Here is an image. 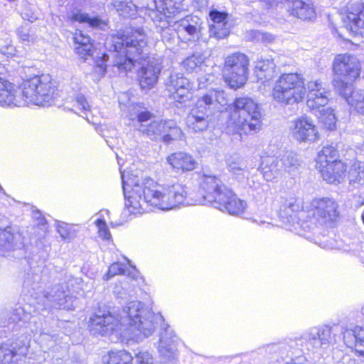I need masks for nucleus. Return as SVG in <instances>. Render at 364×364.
Masks as SVG:
<instances>
[{"label":"nucleus","mask_w":364,"mask_h":364,"mask_svg":"<svg viewBox=\"0 0 364 364\" xmlns=\"http://www.w3.org/2000/svg\"><path fill=\"white\" fill-rule=\"evenodd\" d=\"M96 225L98 228V232L100 237L105 240H109L111 234L105 220L98 219L96 221Z\"/></svg>","instance_id":"49"},{"label":"nucleus","mask_w":364,"mask_h":364,"mask_svg":"<svg viewBox=\"0 0 364 364\" xmlns=\"http://www.w3.org/2000/svg\"><path fill=\"white\" fill-rule=\"evenodd\" d=\"M249 59L241 53L228 55L225 62L223 76L225 82L233 89L243 86L248 76Z\"/></svg>","instance_id":"10"},{"label":"nucleus","mask_w":364,"mask_h":364,"mask_svg":"<svg viewBox=\"0 0 364 364\" xmlns=\"http://www.w3.org/2000/svg\"><path fill=\"white\" fill-rule=\"evenodd\" d=\"M122 188L125 197V207L130 213H141L143 206L147 204L163 211L198 204H212L219 193H223L225 186L215 175L203 173L199 178L203 196L193 197L183 184L174 181L155 182L147 178L141 182L131 179L125 181L121 173Z\"/></svg>","instance_id":"1"},{"label":"nucleus","mask_w":364,"mask_h":364,"mask_svg":"<svg viewBox=\"0 0 364 364\" xmlns=\"http://www.w3.org/2000/svg\"><path fill=\"white\" fill-rule=\"evenodd\" d=\"M318 169L321 172L323 180L328 183H332L336 181L340 183L346 171V166L341 161L337 159L318 168Z\"/></svg>","instance_id":"26"},{"label":"nucleus","mask_w":364,"mask_h":364,"mask_svg":"<svg viewBox=\"0 0 364 364\" xmlns=\"http://www.w3.org/2000/svg\"><path fill=\"white\" fill-rule=\"evenodd\" d=\"M299 205L292 199L286 201L280 208L279 215L282 218L289 220L298 210Z\"/></svg>","instance_id":"45"},{"label":"nucleus","mask_w":364,"mask_h":364,"mask_svg":"<svg viewBox=\"0 0 364 364\" xmlns=\"http://www.w3.org/2000/svg\"><path fill=\"white\" fill-rule=\"evenodd\" d=\"M320 112V121L323 124L326 129L329 130L334 129L336 128L337 120L334 110L331 108H327L326 109L323 108Z\"/></svg>","instance_id":"44"},{"label":"nucleus","mask_w":364,"mask_h":364,"mask_svg":"<svg viewBox=\"0 0 364 364\" xmlns=\"http://www.w3.org/2000/svg\"><path fill=\"white\" fill-rule=\"evenodd\" d=\"M227 104L223 91L211 90L198 100L186 118L190 129L195 132L206 130L212 121L213 114Z\"/></svg>","instance_id":"6"},{"label":"nucleus","mask_w":364,"mask_h":364,"mask_svg":"<svg viewBox=\"0 0 364 364\" xmlns=\"http://www.w3.org/2000/svg\"><path fill=\"white\" fill-rule=\"evenodd\" d=\"M338 151L332 145L324 146L318 153L316 159L317 168L337 160Z\"/></svg>","instance_id":"37"},{"label":"nucleus","mask_w":364,"mask_h":364,"mask_svg":"<svg viewBox=\"0 0 364 364\" xmlns=\"http://www.w3.org/2000/svg\"><path fill=\"white\" fill-rule=\"evenodd\" d=\"M170 96L176 102L183 103L189 100L192 84L183 73L172 72L165 82Z\"/></svg>","instance_id":"13"},{"label":"nucleus","mask_w":364,"mask_h":364,"mask_svg":"<svg viewBox=\"0 0 364 364\" xmlns=\"http://www.w3.org/2000/svg\"><path fill=\"white\" fill-rule=\"evenodd\" d=\"M344 26L354 34L364 36V3L348 4L341 13Z\"/></svg>","instance_id":"12"},{"label":"nucleus","mask_w":364,"mask_h":364,"mask_svg":"<svg viewBox=\"0 0 364 364\" xmlns=\"http://www.w3.org/2000/svg\"><path fill=\"white\" fill-rule=\"evenodd\" d=\"M136 65L141 66L138 73L139 83L142 89H151L157 82L161 66L156 60H150L148 56L145 60H139Z\"/></svg>","instance_id":"17"},{"label":"nucleus","mask_w":364,"mask_h":364,"mask_svg":"<svg viewBox=\"0 0 364 364\" xmlns=\"http://www.w3.org/2000/svg\"><path fill=\"white\" fill-rule=\"evenodd\" d=\"M348 181L353 188L364 186V163L354 162L348 171Z\"/></svg>","instance_id":"35"},{"label":"nucleus","mask_w":364,"mask_h":364,"mask_svg":"<svg viewBox=\"0 0 364 364\" xmlns=\"http://www.w3.org/2000/svg\"><path fill=\"white\" fill-rule=\"evenodd\" d=\"M194 3V6L196 8H198V9H200L202 8H204L207 6L208 5V0H193Z\"/></svg>","instance_id":"55"},{"label":"nucleus","mask_w":364,"mask_h":364,"mask_svg":"<svg viewBox=\"0 0 364 364\" xmlns=\"http://www.w3.org/2000/svg\"><path fill=\"white\" fill-rule=\"evenodd\" d=\"M360 63L350 54L337 55L333 60V71L337 75L332 81L336 91L357 112L364 114V96L353 87V82L360 76Z\"/></svg>","instance_id":"4"},{"label":"nucleus","mask_w":364,"mask_h":364,"mask_svg":"<svg viewBox=\"0 0 364 364\" xmlns=\"http://www.w3.org/2000/svg\"><path fill=\"white\" fill-rule=\"evenodd\" d=\"M213 80V75L209 73L200 75L198 77V88L202 89L208 86V82Z\"/></svg>","instance_id":"53"},{"label":"nucleus","mask_w":364,"mask_h":364,"mask_svg":"<svg viewBox=\"0 0 364 364\" xmlns=\"http://www.w3.org/2000/svg\"><path fill=\"white\" fill-rule=\"evenodd\" d=\"M109 55L107 54H103L101 63L97 65L96 69H99V72H100L102 75L105 74L106 71V65L104 63L107 61Z\"/></svg>","instance_id":"54"},{"label":"nucleus","mask_w":364,"mask_h":364,"mask_svg":"<svg viewBox=\"0 0 364 364\" xmlns=\"http://www.w3.org/2000/svg\"><path fill=\"white\" fill-rule=\"evenodd\" d=\"M158 346L160 356L166 360H173L177 355L176 343L177 337L169 326L162 328Z\"/></svg>","instance_id":"20"},{"label":"nucleus","mask_w":364,"mask_h":364,"mask_svg":"<svg viewBox=\"0 0 364 364\" xmlns=\"http://www.w3.org/2000/svg\"><path fill=\"white\" fill-rule=\"evenodd\" d=\"M162 41L166 43H172L174 41L175 31L170 27L162 26L161 28Z\"/></svg>","instance_id":"50"},{"label":"nucleus","mask_w":364,"mask_h":364,"mask_svg":"<svg viewBox=\"0 0 364 364\" xmlns=\"http://www.w3.org/2000/svg\"><path fill=\"white\" fill-rule=\"evenodd\" d=\"M55 228L63 240L70 241L77 236V230L73 225L62 221H56Z\"/></svg>","instance_id":"40"},{"label":"nucleus","mask_w":364,"mask_h":364,"mask_svg":"<svg viewBox=\"0 0 364 364\" xmlns=\"http://www.w3.org/2000/svg\"><path fill=\"white\" fill-rule=\"evenodd\" d=\"M164 321L161 314H154L137 301L127 303L117 316L110 312L98 313L90 317L89 329L102 336L116 333L127 339H141L151 336Z\"/></svg>","instance_id":"2"},{"label":"nucleus","mask_w":364,"mask_h":364,"mask_svg":"<svg viewBox=\"0 0 364 364\" xmlns=\"http://www.w3.org/2000/svg\"><path fill=\"white\" fill-rule=\"evenodd\" d=\"M276 65L273 59H261L256 63L255 74L262 82L271 80L275 76Z\"/></svg>","instance_id":"31"},{"label":"nucleus","mask_w":364,"mask_h":364,"mask_svg":"<svg viewBox=\"0 0 364 364\" xmlns=\"http://www.w3.org/2000/svg\"><path fill=\"white\" fill-rule=\"evenodd\" d=\"M301 339L306 341L309 349H326L333 340V328L329 326L312 327L302 335Z\"/></svg>","instance_id":"14"},{"label":"nucleus","mask_w":364,"mask_h":364,"mask_svg":"<svg viewBox=\"0 0 364 364\" xmlns=\"http://www.w3.org/2000/svg\"><path fill=\"white\" fill-rule=\"evenodd\" d=\"M291 135L299 142H314L318 138V132L311 119L301 117L291 122Z\"/></svg>","instance_id":"15"},{"label":"nucleus","mask_w":364,"mask_h":364,"mask_svg":"<svg viewBox=\"0 0 364 364\" xmlns=\"http://www.w3.org/2000/svg\"><path fill=\"white\" fill-rule=\"evenodd\" d=\"M113 58V66L127 73L147 56V37L142 28L131 29L122 36H113L107 43Z\"/></svg>","instance_id":"3"},{"label":"nucleus","mask_w":364,"mask_h":364,"mask_svg":"<svg viewBox=\"0 0 364 364\" xmlns=\"http://www.w3.org/2000/svg\"><path fill=\"white\" fill-rule=\"evenodd\" d=\"M126 274L125 268L124 264L119 262L113 263L109 268L107 274L105 275L106 279L117 275Z\"/></svg>","instance_id":"47"},{"label":"nucleus","mask_w":364,"mask_h":364,"mask_svg":"<svg viewBox=\"0 0 364 364\" xmlns=\"http://www.w3.org/2000/svg\"><path fill=\"white\" fill-rule=\"evenodd\" d=\"M211 205L232 215L243 213L247 208L246 202L237 198L229 188L224 189L223 193H219L218 198Z\"/></svg>","instance_id":"16"},{"label":"nucleus","mask_w":364,"mask_h":364,"mask_svg":"<svg viewBox=\"0 0 364 364\" xmlns=\"http://www.w3.org/2000/svg\"><path fill=\"white\" fill-rule=\"evenodd\" d=\"M30 212L33 222L36 223V227H34L33 237L37 241L42 242L46 238L48 232V225L44 216L37 209L29 204L24 203V211Z\"/></svg>","instance_id":"27"},{"label":"nucleus","mask_w":364,"mask_h":364,"mask_svg":"<svg viewBox=\"0 0 364 364\" xmlns=\"http://www.w3.org/2000/svg\"><path fill=\"white\" fill-rule=\"evenodd\" d=\"M136 364H154V358L148 351H139L135 355Z\"/></svg>","instance_id":"48"},{"label":"nucleus","mask_w":364,"mask_h":364,"mask_svg":"<svg viewBox=\"0 0 364 364\" xmlns=\"http://www.w3.org/2000/svg\"><path fill=\"white\" fill-rule=\"evenodd\" d=\"M16 355L14 349L8 346H0V364H8Z\"/></svg>","instance_id":"46"},{"label":"nucleus","mask_w":364,"mask_h":364,"mask_svg":"<svg viewBox=\"0 0 364 364\" xmlns=\"http://www.w3.org/2000/svg\"><path fill=\"white\" fill-rule=\"evenodd\" d=\"M209 16L213 21V23L210 25V36L218 39L226 38L230 33L227 26V14L213 10L210 12Z\"/></svg>","instance_id":"25"},{"label":"nucleus","mask_w":364,"mask_h":364,"mask_svg":"<svg viewBox=\"0 0 364 364\" xmlns=\"http://www.w3.org/2000/svg\"><path fill=\"white\" fill-rule=\"evenodd\" d=\"M259 225H264L267 228L272 226L269 223H265L264 221H260V223H258Z\"/></svg>","instance_id":"58"},{"label":"nucleus","mask_w":364,"mask_h":364,"mask_svg":"<svg viewBox=\"0 0 364 364\" xmlns=\"http://www.w3.org/2000/svg\"><path fill=\"white\" fill-rule=\"evenodd\" d=\"M287 9L291 16L301 20H311L316 17V11L311 2L302 0H286Z\"/></svg>","instance_id":"23"},{"label":"nucleus","mask_w":364,"mask_h":364,"mask_svg":"<svg viewBox=\"0 0 364 364\" xmlns=\"http://www.w3.org/2000/svg\"><path fill=\"white\" fill-rule=\"evenodd\" d=\"M167 163L175 170L182 172L190 171L196 168V161L190 155L184 152H176L168 156Z\"/></svg>","instance_id":"28"},{"label":"nucleus","mask_w":364,"mask_h":364,"mask_svg":"<svg viewBox=\"0 0 364 364\" xmlns=\"http://www.w3.org/2000/svg\"><path fill=\"white\" fill-rule=\"evenodd\" d=\"M260 36H261V39L265 42L270 43V42L273 41L274 39V37L272 34H269V33H261Z\"/></svg>","instance_id":"56"},{"label":"nucleus","mask_w":364,"mask_h":364,"mask_svg":"<svg viewBox=\"0 0 364 364\" xmlns=\"http://www.w3.org/2000/svg\"><path fill=\"white\" fill-rule=\"evenodd\" d=\"M309 90L307 106L312 110L319 109L328 102L329 92L319 80H311L307 84Z\"/></svg>","instance_id":"19"},{"label":"nucleus","mask_w":364,"mask_h":364,"mask_svg":"<svg viewBox=\"0 0 364 364\" xmlns=\"http://www.w3.org/2000/svg\"><path fill=\"white\" fill-rule=\"evenodd\" d=\"M309 210L312 212L314 218L321 224L333 222L339 215L338 204L330 197L312 199Z\"/></svg>","instance_id":"11"},{"label":"nucleus","mask_w":364,"mask_h":364,"mask_svg":"<svg viewBox=\"0 0 364 364\" xmlns=\"http://www.w3.org/2000/svg\"><path fill=\"white\" fill-rule=\"evenodd\" d=\"M14 236L7 228L0 229V255L4 256L13 249Z\"/></svg>","instance_id":"42"},{"label":"nucleus","mask_w":364,"mask_h":364,"mask_svg":"<svg viewBox=\"0 0 364 364\" xmlns=\"http://www.w3.org/2000/svg\"><path fill=\"white\" fill-rule=\"evenodd\" d=\"M24 104L48 106L53 101L55 82L48 75H28L24 71Z\"/></svg>","instance_id":"8"},{"label":"nucleus","mask_w":364,"mask_h":364,"mask_svg":"<svg viewBox=\"0 0 364 364\" xmlns=\"http://www.w3.org/2000/svg\"><path fill=\"white\" fill-rule=\"evenodd\" d=\"M21 93L14 85L0 77V106L4 107H20Z\"/></svg>","instance_id":"21"},{"label":"nucleus","mask_w":364,"mask_h":364,"mask_svg":"<svg viewBox=\"0 0 364 364\" xmlns=\"http://www.w3.org/2000/svg\"><path fill=\"white\" fill-rule=\"evenodd\" d=\"M46 303L54 308L66 310L74 309V298L70 294L66 284H57L53 287L44 295Z\"/></svg>","instance_id":"18"},{"label":"nucleus","mask_w":364,"mask_h":364,"mask_svg":"<svg viewBox=\"0 0 364 364\" xmlns=\"http://www.w3.org/2000/svg\"><path fill=\"white\" fill-rule=\"evenodd\" d=\"M128 117L136 129L151 140L162 136L163 141L168 143L181 136L182 132L174 121L156 119L141 104L130 105Z\"/></svg>","instance_id":"5"},{"label":"nucleus","mask_w":364,"mask_h":364,"mask_svg":"<svg viewBox=\"0 0 364 364\" xmlns=\"http://www.w3.org/2000/svg\"><path fill=\"white\" fill-rule=\"evenodd\" d=\"M280 163L282 164V168L283 173H288L289 174L294 173L301 166L300 161L292 152H287L279 159Z\"/></svg>","instance_id":"38"},{"label":"nucleus","mask_w":364,"mask_h":364,"mask_svg":"<svg viewBox=\"0 0 364 364\" xmlns=\"http://www.w3.org/2000/svg\"><path fill=\"white\" fill-rule=\"evenodd\" d=\"M73 102V111L88 120L87 113L90 111V105L85 97L82 95H77L74 98Z\"/></svg>","instance_id":"41"},{"label":"nucleus","mask_w":364,"mask_h":364,"mask_svg":"<svg viewBox=\"0 0 364 364\" xmlns=\"http://www.w3.org/2000/svg\"><path fill=\"white\" fill-rule=\"evenodd\" d=\"M203 21L197 16H186L176 22V30L179 35L186 33L192 38H198L202 29Z\"/></svg>","instance_id":"24"},{"label":"nucleus","mask_w":364,"mask_h":364,"mask_svg":"<svg viewBox=\"0 0 364 364\" xmlns=\"http://www.w3.org/2000/svg\"><path fill=\"white\" fill-rule=\"evenodd\" d=\"M183 0H154L156 9L166 17H170L181 9Z\"/></svg>","instance_id":"34"},{"label":"nucleus","mask_w":364,"mask_h":364,"mask_svg":"<svg viewBox=\"0 0 364 364\" xmlns=\"http://www.w3.org/2000/svg\"><path fill=\"white\" fill-rule=\"evenodd\" d=\"M72 19L81 23H87L92 28L105 29L107 26V21L100 16L90 15L80 11L73 14Z\"/></svg>","instance_id":"33"},{"label":"nucleus","mask_w":364,"mask_h":364,"mask_svg":"<svg viewBox=\"0 0 364 364\" xmlns=\"http://www.w3.org/2000/svg\"><path fill=\"white\" fill-rule=\"evenodd\" d=\"M116 6L119 14L124 18H133L136 14L137 6L131 1H121Z\"/></svg>","instance_id":"43"},{"label":"nucleus","mask_w":364,"mask_h":364,"mask_svg":"<svg viewBox=\"0 0 364 364\" xmlns=\"http://www.w3.org/2000/svg\"><path fill=\"white\" fill-rule=\"evenodd\" d=\"M34 18H28V21H31L32 22L33 21Z\"/></svg>","instance_id":"59"},{"label":"nucleus","mask_w":364,"mask_h":364,"mask_svg":"<svg viewBox=\"0 0 364 364\" xmlns=\"http://www.w3.org/2000/svg\"><path fill=\"white\" fill-rule=\"evenodd\" d=\"M282 166L279 158L267 156L262 157L259 170L267 181L274 182L284 176Z\"/></svg>","instance_id":"22"},{"label":"nucleus","mask_w":364,"mask_h":364,"mask_svg":"<svg viewBox=\"0 0 364 364\" xmlns=\"http://www.w3.org/2000/svg\"><path fill=\"white\" fill-rule=\"evenodd\" d=\"M3 191V188L1 187V186L0 185V193Z\"/></svg>","instance_id":"60"},{"label":"nucleus","mask_w":364,"mask_h":364,"mask_svg":"<svg viewBox=\"0 0 364 364\" xmlns=\"http://www.w3.org/2000/svg\"><path fill=\"white\" fill-rule=\"evenodd\" d=\"M261 112L257 102L247 97L236 98L232 105L230 124L240 135L254 134L262 127Z\"/></svg>","instance_id":"7"},{"label":"nucleus","mask_w":364,"mask_h":364,"mask_svg":"<svg viewBox=\"0 0 364 364\" xmlns=\"http://www.w3.org/2000/svg\"><path fill=\"white\" fill-rule=\"evenodd\" d=\"M127 286V284H124V286H122V284H116L114 288V294L119 297L125 299L127 298V295H131V293L133 291L131 290L129 293L127 292V290L126 289V287Z\"/></svg>","instance_id":"52"},{"label":"nucleus","mask_w":364,"mask_h":364,"mask_svg":"<svg viewBox=\"0 0 364 364\" xmlns=\"http://www.w3.org/2000/svg\"><path fill=\"white\" fill-rule=\"evenodd\" d=\"M363 314H364V306H363Z\"/></svg>","instance_id":"61"},{"label":"nucleus","mask_w":364,"mask_h":364,"mask_svg":"<svg viewBox=\"0 0 364 364\" xmlns=\"http://www.w3.org/2000/svg\"><path fill=\"white\" fill-rule=\"evenodd\" d=\"M73 39L76 44V53L80 58L86 60L88 57L93 55V46L90 42L89 36L85 35L81 31H76L73 34Z\"/></svg>","instance_id":"30"},{"label":"nucleus","mask_w":364,"mask_h":364,"mask_svg":"<svg viewBox=\"0 0 364 364\" xmlns=\"http://www.w3.org/2000/svg\"><path fill=\"white\" fill-rule=\"evenodd\" d=\"M39 341L42 345L52 347L56 341V337L55 335L41 333L39 337Z\"/></svg>","instance_id":"51"},{"label":"nucleus","mask_w":364,"mask_h":364,"mask_svg":"<svg viewBox=\"0 0 364 364\" xmlns=\"http://www.w3.org/2000/svg\"><path fill=\"white\" fill-rule=\"evenodd\" d=\"M228 166L229 171L238 181H243L248 177L247 165L243 161L240 159L229 161Z\"/></svg>","instance_id":"39"},{"label":"nucleus","mask_w":364,"mask_h":364,"mask_svg":"<svg viewBox=\"0 0 364 364\" xmlns=\"http://www.w3.org/2000/svg\"><path fill=\"white\" fill-rule=\"evenodd\" d=\"M133 357L126 350L111 351L103 357L105 364H132Z\"/></svg>","instance_id":"36"},{"label":"nucleus","mask_w":364,"mask_h":364,"mask_svg":"<svg viewBox=\"0 0 364 364\" xmlns=\"http://www.w3.org/2000/svg\"><path fill=\"white\" fill-rule=\"evenodd\" d=\"M343 340L346 346L354 348L355 352L364 355V326H356L343 333Z\"/></svg>","instance_id":"29"},{"label":"nucleus","mask_w":364,"mask_h":364,"mask_svg":"<svg viewBox=\"0 0 364 364\" xmlns=\"http://www.w3.org/2000/svg\"><path fill=\"white\" fill-rule=\"evenodd\" d=\"M206 58L200 53H196L185 58L181 63V67L187 73H198L200 72H205L208 67L205 63Z\"/></svg>","instance_id":"32"},{"label":"nucleus","mask_w":364,"mask_h":364,"mask_svg":"<svg viewBox=\"0 0 364 364\" xmlns=\"http://www.w3.org/2000/svg\"><path fill=\"white\" fill-rule=\"evenodd\" d=\"M306 92L304 80L301 75L284 73L277 80L272 96L279 103L294 105L301 102Z\"/></svg>","instance_id":"9"},{"label":"nucleus","mask_w":364,"mask_h":364,"mask_svg":"<svg viewBox=\"0 0 364 364\" xmlns=\"http://www.w3.org/2000/svg\"><path fill=\"white\" fill-rule=\"evenodd\" d=\"M14 312V316H16V318H14V321H15L16 319L21 321V314L23 313V309L19 307L18 309H15Z\"/></svg>","instance_id":"57"}]
</instances>
